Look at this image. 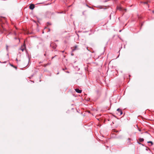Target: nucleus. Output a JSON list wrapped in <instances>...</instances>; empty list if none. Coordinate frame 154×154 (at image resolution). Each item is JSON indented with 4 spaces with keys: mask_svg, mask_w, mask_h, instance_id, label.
I'll list each match as a JSON object with an SVG mask.
<instances>
[{
    "mask_svg": "<svg viewBox=\"0 0 154 154\" xmlns=\"http://www.w3.org/2000/svg\"><path fill=\"white\" fill-rule=\"evenodd\" d=\"M152 12H153V13H154V11H152Z\"/></svg>",
    "mask_w": 154,
    "mask_h": 154,
    "instance_id": "31",
    "label": "nucleus"
},
{
    "mask_svg": "<svg viewBox=\"0 0 154 154\" xmlns=\"http://www.w3.org/2000/svg\"><path fill=\"white\" fill-rule=\"evenodd\" d=\"M56 56V55H55L54 57H52V58H51L52 59H53Z\"/></svg>",
    "mask_w": 154,
    "mask_h": 154,
    "instance_id": "17",
    "label": "nucleus"
},
{
    "mask_svg": "<svg viewBox=\"0 0 154 154\" xmlns=\"http://www.w3.org/2000/svg\"><path fill=\"white\" fill-rule=\"evenodd\" d=\"M117 8L120 11H122V8L121 7H118Z\"/></svg>",
    "mask_w": 154,
    "mask_h": 154,
    "instance_id": "8",
    "label": "nucleus"
},
{
    "mask_svg": "<svg viewBox=\"0 0 154 154\" xmlns=\"http://www.w3.org/2000/svg\"><path fill=\"white\" fill-rule=\"evenodd\" d=\"M51 64V63H48L46 64H45L43 66L45 67L46 66H47L48 65H50Z\"/></svg>",
    "mask_w": 154,
    "mask_h": 154,
    "instance_id": "6",
    "label": "nucleus"
},
{
    "mask_svg": "<svg viewBox=\"0 0 154 154\" xmlns=\"http://www.w3.org/2000/svg\"><path fill=\"white\" fill-rule=\"evenodd\" d=\"M121 30H119V32H121Z\"/></svg>",
    "mask_w": 154,
    "mask_h": 154,
    "instance_id": "27",
    "label": "nucleus"
},
{
    "mask_svg": "<svg viewBox=\"0 0 154 154\" xmlns=\"http://www.w3.org/2000/svg\"><path fill=\"white\" fill-rule=\"evenodd\" d=\"M50 31V29H49V31Z\"/></svg>",
    "mask_w": 154,
    "mask_h": 154,
    "instance_id": "25",
    "label": "nucleus"
},
{
    "mask_svg": "<svg viewBox=\"0 0 154 154\" xmlns=\"http://www.w3.org/2000/svg\"><path fill=\"white\" fill-rule=\"evenodd\" d=\"M0 63H7V61H5L4 62H1V61H0Z\"/></svg>",
    "mask_w": 154,
    "mask_h": 154,
    "instance_id": "12",
    "label": "nucleus"
},
{
    "mask_svg": "<svg viewBox=\"0 0 154 154\" xmlns=\"http://www.w3.org/2000/svg\"><path fill=\"white\" fill-rule=\"evenodd\" d=\"M137 143H138L139 144H140V145L141 144V143H140V142H139V141H137Z\"/></svg>",
    "mask_w": 154,
    "mask_h": 154,
    "instance_id": "13",
    "label": "nucleus"
},
{
    "mask_svg": "<svg viewBox=\"0 0 154 154\" xmlns=\"http://www.w3.org/2000/svg\"><path fill=\"white\" fill-rule=\"evenodd\" d=\"M44 33V32L43 31L42 32V33Z\"/></svg>",
    "mask_w": 154,
    "mask_h": 154,
    "instance_id": "26",
    "label": "nucleus"
},
{
    "mask_svg": "<svg viewBox=\"0 0 154 154\" xmlns=\"http://www.w3.org/2000/svg\"><path fill=\"white\" fill-rule=\"evenodd\" d=\"M71 55H72H72H73V54H71Z\"/></svg>",
    "mask_w": 154,
    "mask_h": 154,
    "instance_id": "28",
    "label": "nucleus"
},
{
    "mask_svg": "<svg viewBox=\"0 0 154 154\" xmlns=\"http://www.w3.org/2000/svg\"><path fill=\"white\" fill-rule=\"evenodd\" d=\"M140 145H142L143 146H144V145L143 144H142V143Z\"/></svg>",
    "mask_w": 154,
    "mask_h": 154,
    "instance_id": "20",
    "label": "nucleus"
},
{
    "mask_svg": "<svg viewBox=\"0 0 154 154\" xmlns=\"http://www.w3.org/2000/svg\"><path fill=\"white\" fill-rule=\"evenodd\" d=\"M8 45H6V50L7 51H8Z\"/></svg>",
    "mask_w": 154,
    "mask_h": 154,
    "instance_id": "15",
    "label": "nucleus"
},
{
    "mask_svg": "<svg viewBox=\"0 0 154 154\" xmlns=\"http://www.w3.org/2000/svg\"><path fill=\"white\" fill-rule=\"evenodd\" d=\"M16 60L17 61H18L17 59V58L16 59Z\"/></svg>",
    "mask_w": 154,
    "mask_h": 154,
    "instance_id": "23",
    "label": "nucleus"
},
{
    "mask_svg": "<svg viewBox=\"0 0 154 154\" xmlns=\"http://www.w3.org/2000/svg\"><path fill=\"white\" fill-rule=\"evenodd\" d=\"M148 143H151V145H152L153 144V143L152 141H149L148 142Z\"/></svg>",
    "mask_w": 154,
    "mask_h": 154,
    "instance_id": "10",
    "label": "nucleus"
},
{
    "mask_svg": "<svg viewBox=\"0 0 154 154\" xmlns=\"http://www.w3.org/2000/svg\"><path fill=\"white\" fill-rule=\"evenodd\" d=\"M99 91H97V93H99Z\"/></svg>",
    "mask_w": 154,
    "mask_h": 154,
    "instance_id": "19",
    "label": "nucleus"
},
{
    "mask_svg": "<svg viewBox=\"0 0 154 154\" xmlns=\"http://www.w3.org/2000/svg\"><path fill=\"white\" fill-rule=\"evenodd\" d=\"M139 141L140 142H143L144 141V139L143 138H140L139 139Z\"/></svg>",
    "mask_w": 154,
    "mask_h": 154,
    "instance_id": "7",
    "label": "nucleus"
},
{
    "mask_svg": "<svg viewBox=\"0 0 154 154\" xmlns=\"http://www.w3.org/2000/svg\"><path fill=\"white\" fill-rule=\"evenodd\" d=\"M47 23H48V24H49L50 25H51V24L50 23H49V22H48Z\"/></svg>",
    "mask_w": 154,
    "mask_h": 154,
    "instance_id": "18",
    "label": "nucleus"
},
{
    "mask_svg": "<svg viewBox=\"0 0 154 154\" xmlns=\"http://www.w3.org/2000/svg\"><path fill=\"white\" fill-rule=\"evenodd\" d=\"M26 48L25 46V44H24L23 45H22L21 47L19 49V50H21L22 51H23L24 50V49Z\"/></svg>",
    "mask_w": 154,
    "mask_h": 154,
    "instance_id": "2",
    "label": "nucleus"
},
{
    "mask_svg": "<svg viewBox=\"0 0 154 154\" xmlns=\"http://www.w3.org/2000/svg\"><path fill=\"white\" fill-rule=\"evenodd\" d=\"M75 90L76 92H77L78 93H81L82 91L81 90H79L78 88L75 89Z\"/></svg>",
    "mask_w": 154,
    "mask_h": 154,
    "instance_id": "5",
    "label": "nucleus"
},
{
    "mask_svg": "<svg viewBox=\"0 0 154 154\" xmlns=\"http://www.w3.org/2000/svg\"><path fill=\"white\" fill-rule=\"evenodd\" d=\"M117 111L118 112V113L117 114L119 115H121L122 114V111L119 109V108H118L117 109Z\"/></svg>",
    "mask_w": 154,
    "mask_h": 154,
    "instance_id": "3",
    "label": "nucleus"
},
{
    "mask_svg": "<svg viewBox=\"0 0 154 154\" xmlns=\"http://www.w3.org/2000/svg\"><path fill=\"white\" fill-rule=\"evenodd\" d=\"M61 52H62V53H63L64 52V51H61Z\"/></svg>",
    "mask_w": 154,
    "mask_h": 154,
    "instance_id": "21",
    "label": "nucleus"
},
{
    "mask_svg": "<svg viewBox=\"0 0 154 154\" xmlns=\"http://www.w3.org/2000/svg\"><path fill=\"white\" fill-rule=\"evenodd\" d=\"M67 69L66 68H65V69Z\"/></svg>",
    "mask_w": 154,
    "mask_h": 154,
    "instance_id": "30",
    "label": "nucleus"
},
{
    "mask_svg": "<svg viewBox=\"0 0 154 154\" xmlns=\"http://www.w3.org/2000/svg\"><path fill=\"white\" fill-rule=\"evenodd\" d=\"M64 69H63V70H64Z\"/></svg>",
    "mask_w": 154,
    "mask_h": 154,
    "instance_id": "32",
    "label": "nucleus"
},
{
    "mask_svg": "<svg viewBox=\"0 0 154 154\" xmlns=\"http://www.w3.org/2000/svg\"><path fill=\"white\" fill-rule=\"evenodd\" d=\"M66 72L68 73H69V72H68V71H67V72Z\"/></svg>",
    "mask_w": 154,
    "mask_h": 154,
    "instance_id": "22",
    "label": "nucleus"
},
{
    "mask_svg": "<svg viewBox=\"0 0 154 154\" xmlns=\"http://www.w3.org/2000/svg\"><path fill=\"white\" fill-rule=\"evenodd\" d=\"M34 8V5L33 4H31L29 6V8L31 10H33Z\"/></svg>",
    "mask_w": 154,
    "mask_h": 154,
    "instance_id": "4",
    "label": "nucleus"
},
{
    "mask_svg": "<svg viewBox=\"0 0 154 154\" xmlns=\"http://www.w3.org/2000/svg\"><path fill=\"white\" fill-rule=\"evenodd\" d=\"M77 46H75V48L72 50L73 51H74V50H76L77 49Z\"/></svg>",
    "mask_w": 154,
    "mask_h": 154,
    "instance_id": "11",
    "label": "nucleus"
},
{
    "mask_svg": "<svg viewBox=\"0 0 154 154\" xmlns=\"http://www.w3.org/2000/svg\"><path fill=\"white\" fill-rule=\"evenodd\" d=\"M139 131H140L141 130L140 129H139Z\"/></svg>",
    "mask_w": 154,
    "mask_h": 154,
    "instance_id": "24",
    "label": "nucleus"
},
{
    "mask_svg": "<svg viewBox=\"0 0 154 154\" xmlns=\"http://www.w3.org/2000/svg\"><path fill=\"white\" fill-rule=\"evenodd\" d=\"M86 6L88 7L89 8H91V7H89V6H88L87 4H86Z\"/></svg>",
    "mask_w": 154,
    "mask_h": 154,
    "instance_id": "16",
    "label": "nucleus"
},
{
    "mask_svg": "<svg viewBox=\"0 0 154 154\" xmlns=\"http://www.w3.org/2000/svg\"><path fill=\"white\" fill-rule=\"evenodd\" d=\"M57 45L54 43H52L50 44V46L53 49H55L57 47Z\"/></svg>",
    "mask_w": 154,
    "mask_h": 154,
    "instance_id": "1",
    "label": "nucleus"
},
{
    "mask_svg": "<svg viewBox=\"0 0 154 154\" xmlns=\"http://www.w3.org/2000/svg\"><path fill=\"white\" fill-rule=\"evenodd\" d=\"M143 3L144 4H147V2H143Z\"/></svg>",
    "mask_w": 154,
    "mask_h": 154,
    "instance_id": "14",
    "label": "nucleus"
},
{
    "mask_svg": "<svg viewBox=\"0 0 154 154\" xmlns=\"http://www.w3.org/2000/svg\"><path fill=\"white\" fill-rule=\"evenodd\" d=\"M44 55H45V56H46V54H44Z\"/></svg>",
    "mask_w": 154,
    "mask_h": 154,
    "instance_id": "29",
    "label": "nucleus"
},
{
    "mask_svg": "<svg viewBox=\"0 0 154 154\" xmlns=\"http://www.w3.org/2000/svg\"><path fill=\"white\" fill-rule=\"evenodd\" d=\"M10 65H11V66H12V67H14V68H15L16 69H17V67H16V66H14L13 65L11 64H10Z\"/></svg>",
    "mask_w": 154,
    "mask_h": 154,
    "instance_id": "9",
    "label": "nucleus"
}]
</instances>
